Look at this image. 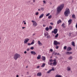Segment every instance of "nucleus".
Instances as JSON below:
<instances>
[{
  "instance_id": "nucleus-1",
  "label": "nucleus",
  "mask_w": 77,
  "mask_h": 77,
  "mask_svg": "<svg viewBox=\"0 0 77 77\" xmlns=\"http://www.w3.org/2000/svg\"><path fill=\"white\" fill-rule=\"evenodd\" d=\"M64 7V4H62L60 6L57 8V11L58 12H60L62 11V9Z\"/></svg>"
},
{
  "instance_id": "nucleus-2",
  "label": "nucleus",
  "mask_w": 77,
  "mask_h": 77,
  "mask_svg": "<svg viewBox=\"0 0 77 77\" xmlns=\"http://www.w3.org/2000/svg\"><path fill=\"white\" fill-rule=\"evenodd\" d=\"M70 13V11L69 9L68 8L66 10V11L64 12V15L66 17H68V14Z\"/></svg>"
},
{
  "instance_id": "nucleus-3",
  "label": "nucleus",
  "mask_w": 77,
  "mask_h": 77,
  "mask_svg": "<svg viewBox=\"0 0 77 77\" xmlns=\"http://www.w3.org/2000/svg\"><path fill=\"white\" fill-rule=\"evenodd\" d=\"M20 55L19 54H16L14 55L13 58L15 60H17V59L20 57Z\"/></svg>"
},
{
  "instance_id": "nucleus-4",
  "label": "nucleus",
  "mask_w": 77,
  "mask_h": 77,
  "mask_svg": "<svg viewBox=\"0 0 77 77\" xmlns=\"http://www.w3.org/2000/svg\"><path fill=\"white\" fill-rule=\"evenodd\" d=\"M54 45H60V43L57 41L55 40L54 42Z\"/></svg>"
},
{
  "instance_id": "nucleus-5",
  "label": "nucleus",
  "mask_w": 77,
  "mask_h": 77,
  "mask_svg": "<svg viewBox=\"0 0 77 77\" xmlns=\"http://www.w3.org/2000/svg\"><path fill=\"white\" fill-rule=\"evenodd\" d=\"M33 23V26L34 27H35L37 26V23L35 21H34V20L31 21Z\"/></svg>"
},
{
  "instance_id": "nucleus-6",
  "label": "nucleus",
  "mask_w": 77,
  "mask_h": 77,
  "mask_svg": "<svg viewBox=\"0 0 77 77\" xmlns=\"http://www.w3.org/2000/svg\"><path fill=\"white\" fill-rule=\"evenodd\" d=\"M52 33H53L54 34H56L57 33V29H54V31L52 32Z\"/></svg>"
},
{
  "instance_id": "nucleus-7",
  "label": "nucleus",
  "mask_w": 77,
  "mask_h": 77,
  "mask_svg": "<svg viewBox=\"0 0 77 77\" xmlns=\"http://www.w3.org/2000/svg\"><path fill=\"white\" fill-rule=\"evenodd\" d=\"M29 41V38H26L24 41V44H27Z\"/></svg>"
},
{
  "instance_id": "nucleus-8",
  "label": "nucleus",
  "mask_w": 77,
  "mask_h": 77,
  "mask_svg": "<svg viewBox=\"0 0 77 77\" xmlns=\"http://www.w3.org/2000/svg\"><path fill=\"white\" fill-rule=\"evenodd\" d=\"M72 54V52H71L67 51L66 52V54L68 55L69 54Z\"/></svg>"
},
{
  "instance_id": "nucleus-9",
  "label": "nucleus",
  "mask_w": 77,
  "mask_h": 77,
  "mask_svg": "<svg viewBox=\"0 0 77 77\" xmlns=\"http://www.w3.org/2000/svg\"><path fill=\"white\" fill-rule=\"evenodd\" d=\"M37 76H39V77H41L42 75V73L41 72H39L37 73Z\"/></svg>"
},
{
  "instance_id": "nucleus-10",
  "label": "nucleus",
  "mask_w": 77,
  "mask_h": 77,
  "mask_svg": "<svg viewBox=\"0 0 77 77\" xmlns=\"http://www.w3.org/2000/svg\"><path fill=\"white\" fill-rule=\"evenodd\" d=\"M72 49H71V47H69L67 48L66 51H71Z\"/></svg>"
},
{
  "instance_id": "nucleus-11",
  "label": "nucleus",
  "mask_w": 77,
  "mask_h": 77,
  "mask_svg": "<svg viewBox=\"0 0 77 77\" xmlns=\"http://www.w3.org/2000/svg\"><path fill=\"white\" fill-rule=\"evenodd\" d=\"M30 53L32 54H34V55H35V54H36V53L34 51H31L30 52Z\"/></svg>"
},
{
  "instance_id": "nucleus-12",
  "label": "nucleus",
  "mask_w": 77,
  "mask_h": 77,
  "mask_svg": "<svg viewBox=\"0 0 77 77\" xmlns=\"http://www.w3.org/2000/svg\"><path fill=\"white\" fill-rule=\"evenodd\" d=\"M62 23V21L60 20H59L57 22V24H59V23Z\"/></svg>"
},
{
  "instance_id": "nucleus-13",
  "label": "nucleus",
  "mask_w": 77,
  "mask_h": 77,
  "mask_svg": "<svg viewBox=\"0 0 77 77\" xmlns=\"http://www.w3.org/2000/svg\"><path fill=\"white\" fill-rule=\"evenodd\" d=\"M68 59L69 60H72V56H70V57L68 58Z\"/></svg>"
},
{
  "instance_id": "nucleus-14",
  "label": "nucleus",
  "mask_w": 77,
  "mask_h": 77,
  "mask_svg": "<svg viewBox=\"0 0 77 77\" xmlns=\"http://www.w3.org/2000/svg\"><path fill=\"white\" fill-rule=\"evenodd\" d=\"M38 43L40 45H42V43H41V42L39 41H38Z\"/></svg>"
},
{
  "instance_id": "nucleus-15",
  "label": "nucleus",
  "mask_w": 77,
  "mask_h": 77,
  "mask_svg": "<svg viewBox=\"0 0 77 77\" xmlns=\"http://www.w3.org/2000/svg\"><path fill=\"white\" fill-rule=\"evenodd\" d=\"M67 71H70V70H71V68H70V67H67Z\"/></svg>"
},
{
  "instance_id": "nucleus-16",
  "label": "nucleus",
  "mask_w": 77,
  "mask_h": 77,
  "mask_svg": "<svg viewBox=\"0 0 77 77\" xmlns=\"http://www.w3.org/2000/svg\"><path fill=\"white\" fill-rule=\"evenodd\" d=\"M41 55H39L37 57V59H41Z\"/></svg>"
},
{
  "instance_id": "nucleus-17",
  "label": "nucleus",
  "mask_w": 77,
  "mask_h": 77,
  "mask_svg": "<svg viewBox=\"0 0 77 77\" xmlns=\"http://www.w3.org/2000/svg\"><path fill=\"white\" fill-rule=\"evenodd\" d=\"M44 17V14H42L40 16L39 18H42V17Z\"/></svg>"
},
{
  "instance_id": "nucleus-18",
  "label": "nucleus",
  "mask_w": 77,
  "mask_h": 77,
  "mask_svg": "<svg viewBox=\"0 0 77 77\" xmlns=\"http://www.w3.org/2000/svg\"><path fill=\"white\" fill-rule=\"evenodd\" d=\"M34 43H35V40H33L32 42L31 43V45H33L34 44Z\"/></svg>"
},
{
  "instance_id": "nucleus-19",
  "label": "nucleus",
  "mask_w": 77,
  "mask_h": 77,
  "mask_svg": "<svg viewBox=\"0 0 77 77\" xmlns=\"http://www.w3.org/2000/svg\"><path fill=\"white\" fill-rule=\"evenodd\" d=\"M42 60H45V57L42 56Z\"/></svg>"
},
{
  "instance_id": "nucleus-20",
  "label": "nucleus",
  "mask_w": 77,
  "mask_h": 77,
  "mask_svg": "<svg viewBox=\"0 0 77 77\" xmlns=\"http://www.w3.org/2000/svg\"><path fill=\"white\" fill-rule=\"evenodd\" d=\"M44 35L45 36V37L46 36H48V32H46V33H45Z\"/></svg>"
},
{
  "instance_id": "nucleus-21",
  "label": "nucleus",
  "mask_w": 77,
  "mask_h": 77,
  "mask_svg": "<svg viewBox=\"0 0 77 77\" xmlns=\"http://www.w3.org/2000/svg\"><path fill=\"white\" fill-rule=\"evenodd\" d=\"M61 26L63 27V28H65V24L64 23L62 24Z\"/></svg>"
},
{
  "instance_id": "nucleus-22",
  "label": "nucleus",
  "mask_w": 77,
  "mask_h": 77,
  "mask_svg": "<svg viewBox=\"0 0 77 77\" xmlns=\"http://www.w3.org/2000/svg\"><path fill=\"white\" fill-rule=\"evenodd\" d=\"M45 29L46 31H48V30H49V29L48 28V27H47L45 28Z\"/></svg>"
},
{
  "instance_id": "nucleus-23",
  "label": "nucleus",
  "mask_w": 77,
  "mask_h": 77,
  "mask_svg": "<svg viewBox=\"0 0 77 77\" xmlns=\"http://www.w3.org/2000/svg\"><path fill=\"white\" fill-rule=\"evenodd\" d=\"M54 54L55 55H57V56H59L60 54H59V53H55Z\"/></svg>"
},
{
  "instance_id": "nucleus-24",
  "label": "nucleus",
  "mask_w": 77,
  "mask_h": 77,
  "mask_svg": "<svg viewBox=\"0 0 77 77\" xmlns=\"http://www.w3.org/2000/svg\"><path fill=\"white\" fill-rule=\"evenodd\" d=\"M72 45L73 46H74V47H75V45L74 44V42H72Z\"/></svg>"
},
{
  "instance_id": "nucleus-25",
  "label": "nucleus",
  "mask_w": 77,
  "mask_h": 77,
  "mask_svg": "<svg viewBox=\"0 0 77 77\" xmlns=\"http://www.w3.org/2000/svg\"><path fill=\"white\" fill-rule=\"evenodd\" d=\"M57 64V62H54L53 63V65H56Z\"/></svg>"
},
{
  "instance_id": "nucleus-26",
  "label": "nucleus",
  "mask_w": 77,
  "mask_h": 77,
  "mask_svg": "<svg viewBox=\"0 0 77 77\" xmlns=\"http://www.w3.org/2000/svg\"><path fill=\"white\" fill-rule=\"evenodd\" d=\"M68 23H72V20L71 19H70L68 20Z\"/></svg>"
},
{
  "instance_id": "nucleus-27",
  "label": "nucleus",
  "mask_w": 77,
  "mask_h": 77,
  "mask_svg": "<svg viewBox=\"0 0 77 77\" xmlns=\"http://www.w3.org/2000/svg\"><path fill=\"white\" fill-rule=\"evenodd\" d=\"M55 77H62V76H61V75H57Z\"/></svg>"
},
{
  "instance_id": "nucleus-28",
  "label": "nucleus",
  "mask_w": 77,
  "mask_h": 77,
  "mask_svg": "<svg viewBox=\"0 0 77 77\" xmlns=\"http://www.w3.org/2000/svg\"><path fill=\"white\" fill-rule=\"evenodd\" d=\"M45 65V63H43L42 64V65L41 66V67H44Z\"/></svg>"
},
{
  "instance_id": "nucleus-29",
  "label": "nucleus",
  "mask_w": 77,
  "mask_h": 77,
  "mask_svg": "<svg viewBox=\"0 0 77 77\" xmlns=\"http://www.w3.org/2000/svg\"><path fill=\"white\" fill-rule=\"evenodd\" d=\"M48 64L49 65H53V63L48 62Z\"/></svg>"
},
{
  "instance_id": "nucleus-30",
  "label": "nucleus",
  "mask_w": 77,
  "mask_h": 77,
  "mask_svg": "<svg viewBox=\"0 0 77 77\" xmlns=\"http://www.w3.org/2000/svg\"><path fill=\"white\" fill-rule=\"evenodd\" d=\"M72 17L73 18H75V15L74 14L72 15Z\"/></svg>"
},
{
  "instance_id": "nucleus-31",
  "label": "nucleus",
  "mask_w": 77,
  "mask_h": 77,
  "mask_svg": "<svg viewBox=\"0 0 77 77\" xmlns=\"http://www.w3.org/2000/svg\"><path fill=\"white\" fill-rule=\"evenodd\" d=\"M59 35V34L57 33L55 36V38H57Z\"/></svg>"
},
{
  "instance_id": "nucleus-32",
  "label": "nucleus",
  "mask_w": 77,
  "mask_h": 77,
  "mask_svg": "<svg viewBox=\"0 0 77 77\" xmlns=\"http://www.w3.org/2000/svg\"><path fill=\"white\" fill-rule=\"evenodd\" d=\"M51 72V70H50L47 72V73L48 74V73H50V72Z\"/></svg>"
},
{
  "instance_id": "nucleus-33",
  "label": "nucleus",
  "mask_w": 77,
  "mask_h": 77,
  "mask_svg": "<svg viewBox=\"0 0 77 77\" xmlns=\"http://www.w3.org/2000/svg\"><path fill=\"white\" fill-rule=\"evenodd\" d=\"M49 28L50 30H52V29H53V27H52V26H49Z\"/></svg>"
},
{
  "instance_id": "nucleus-34",
  "label": "nucleus",
  "mask_w": 77,
  "mask_h": 77,
  "mask_svg": "<svg viewBox=\"0 0 77 77\" xmlns=\"http://www.w3.org/2000/svg\"><path fill=\"white\" fill-rule=\"evenodd\" d=\"M52 17V16L51 15H50V16L48 17V19H50L51 17Z\"/></svg>"
},
{
  "instance_id": "nucleus-35",
  "label": "nucleus",
  "mask_w": 77,
  "mask_h": 77,
  "mask_svg": "<svg viewBox=\"0 0 77 77\" xmlns=\"http://www.w3.org/2000/svg\"><path fill=\"white\" fill-rule=\"evenodd\" d=\"M46 38H47V39H48V38H50V36L49 35H48L47 36Z\"/></svg>"
},
{
  "instance_id": "nucleus-36",
  "label": "nucleus",
  "mask_w": 77,
  "mask_h": 77,
  "mask_svg": "<svg viewBox=\"0 0 77 77\" xmlns=\"http://www.w3.org/2000/svg\"><path fill=\"white\" fill-rule=\"evenodd\" d=\"M50 13H49L48 14H46V17H48V16H49V15H50Z\"/></svg>"
},
{
  "instance_id": "nucleus-37",
  "label": "nucleus",
  "mask_w": 77,
  "mask_h": 77,
  "mask_svg": "<svg viewBox=\"0 0 77 77\" xmlns=\"http://www.w3.org/2000/svg\"><path fill=\"white\" fill-rule=\"evenodd\" d=\"M40 9H41V10L42 11H43L44 10V8H41Z\"/></svg>"
},
{
  "instance_id": "nucleus-38",
  "label": "nucleus",
  "mask_w": 77,
  "mask_h": 77,
  "mask_svg": "<svg viewBox=\"0 0 77 77\" xmlns=\"http://www.w3.org/2000/svg\"><path fill=\"white\" fill-rule=\"evenodd\" d=\"M56 49H58L59 48V46L56 45Z\"/></svg>"
},
{
  "instance_id": "nucleus-39",
  "label": "nucleus",
  "mask_w": 77,
  "mask_h": 77,
  "mask_svg": "<svg viewBox=\"0 0 77 77\" xmlns=\"http://www.w3.org/2000/svg\"><path fill=\"white\" fill-rule=\"evenodd\" d=\"M63 48L64 50H66V46H64V47Z\"/></svg>"
},
{
  "instance_id": "nucleus-40",
  "label": "nucleus",
  "mask_w": 77,
  "mask_h": 77,
  "mask_svg": "<svg viewBox=\"0 0 77 77\" xmlns=\"http://www.w3.org/2000/svg\"><path fill=\"white\" fill-rule=\"evenodd\" d=\"M38 14H39V13H38V12H37L35 13V15H38Z\"/></svg>"
},
{
  "instance_id": "nucleus-41",
  "label": "nucleus",
  "mask_w": 77,
  "mask_h": 77,
  "mask_svg": "<svg viewBox=\"0 0 77 77\" xmlns=\"http://www.w3.org/2000/svg\"><path fill=\"white\" fill-rule=\"evenodd\" d=\"M72 37H74V36H75V35H74L73 33H72Z\"/></svg>"
},
{
  "instance_id": "nucleus-42",
  "label": "nucleus",
  "mask_w": 77,
  "mask_h": 77,
  "mask_svg": "<svg viewBox=\"0 0 77 77\" xmlns=\"http://www.w3.org/2000/svg\"><path fill=\"white\" fill-rule=\"evenodd\" d=\"M30 49H31V50H33V49H34V47H31L30 48Z\"/></svg>"
},
{
  "instance_id": "nucleus-43",
  "label": "nucleus",
  "mask_w": 77,
  "mask_h": 77,
  "mask_svg": "<svg viewBox=\"0 0 77 77\" xmlns=\"http://www.w3.org/2000/svg\"><path fill=\"white\" fill-rule=\"evenodd\" d=\"M43 2H44L43 4H46V3H45V0L43 1Z\"/></svg>"
},
{
  "instance_id": "nucleus-44",
  "label": "nucleus",
  "mask_w": 77,
  "mask_h": 77,
  "mask_svg": "<svg viewBox=\"0 0 77 77\" xmlns=\"http://www.w3.org/2000/svg\"><path fill=\"white\" fill-rule=\"evenodd\" d=\"M53 60L51 59L49 61L50 62H53Z\"/></svg>"
},
{
  "instance_id": "nucleus-45",
  "label": "nucleus",
  "mask_w": 77,
  "mask_h": 77,
  "mask_svg": "<svg viewBox=\"0 0 77 77\" xmlns=\"http://www.w3.org/2000/svg\"><path fill=\"white\" fill-rule=\"evenodd\" d=\"M72 33H71V32L69 33V36H71V34H72Z\"/></svg>"
},
{
  "instance_id": "nucleus-46",
  "label": "nucleus",
  "mask_w": 77,
  "mask_h": 77,
  "mask_svg": "<svg viewBox=\"0 0 77 77\" xmlns=\"http://www.w3.org/2000/svg\"><path fill=\"white\" fill-rule=\"evenodd\" d=\"M53 61H54V62H56V60L55 59H54V60Z\"/></svg>"
},
{
  "instance_id": "nucleus-47",
  "label": "nucleus",
  "mask_w": 77,
  "mask_h": 77,
  "mask_svg": "<svg viewBox=\"0 0 77 77\" xmlns=\"http://www.w3.org/2000/svg\"><path fill=\"white\" fill-rule=\"evenodd\" d=\"M50 70H51V71H54V68H52V69H50Z\"/></svg>"
},
{
  "instance_id": "nucleus-48",
  "label": "nucleus",
  "mask_w": 77,
  "mask_h": 77,
  "mask_svg": "<svg viewBox=\"0 0 77 77\" xmlns=\"http://www.w3.org/2000/svg\"><path fill=\"white\" fill-rule=\"evenodd\" d=\"M39 67H40V66H38L37 67V69L39 68Z\"/></svg>"
},
{
  "instance_id": "nucleus-49",
  "label": "nucleus",
  "mask_w": 77,
  "mask_h": 77,
  "mask_svg": "<svg viewBox=\"0 0 77 77\" xmlns=\"http://www.w3.org/2000/svg\"><path fill=\"white\" fill-rule=\"evenodd\" d=\"M31 45V44L30 43H28V45Z\"/></svg>"
},
{
  "instance_id": "nucleus-50",
  "label": "nucleus",
  "mask_w": 77,
  "mask_h": 77,
  "mask_svg": "<svg viewBox=\"0 0 77 77\" xmlns=\"http://www.w3.org/2000/svg\"><path fill=\"white\" fill-rule=\"evenodd\" d=\"M50 51H51V52H52V51H53V49H51L50 50Z\"/></svg>"
},
{
  "instance_id": "nucleus-51",
  "label": "nucleus",
  "mask_w": 77,
  "mask_h": 77,
  "mask_svg": "<svg viewBox=\"0 0 77 77\" xmlns=\"http://www.w3.org/2000/svg\"><path fill=\"white\" fill-rule=\"evenodd\" d=\"M50 24H51V25H53V23H50Z\"/></svg>"
},
{
  "instance_id": "nucleus-52",
  "label": "nucleus",
  "mask_w": 77,
  "mask_h": 77,
  "mask_svg": "<svg viewBox=\"0 0 77 77\" xmlns=\"http://www.w3.org/2000/svg\"><path fill=\"white\" fill-rule=\"evenodd\" d=\"M24 53L25 54H26V53H27V52L26 51H25L24 52Z\"/></svg>"
},
{
  "instance_id": "nucleus-53",
  "label": "nucleus",
  "mask_w": 77,
  "mask_h": 77,
  "mask_svg": "<svg viewBox=\"0 0 77 77\" xmlns=\"http://www.w3.org/2000/svg\"><path fill=\"white\" fill-rule=\"evenodd\" d=\"M29 48H28L27 49V51H29Z\"/></svg>"
},
{
  "instance_id": "nucleus-54",
  "label": "nucleus",
  "mask_w": 77,
  "mask_h": 77,
  "mask_svg": "<svg viewBox=\"0 0 77 77\" xmlns=\"http://www.w3.org/2000/svg\"><path fill=\"white\" fill-rule=\"evenodd\" d=\"M33 3H35V0H33Z\"/></svg>"
},
{
  "instance_id": "nucleus-55",
  "label": "nucleus",
  "mask_w": 77,
  "mask_h": 77,
  "mask_svg": "<svg viewBox=\"0 0 77 77\" xmlns=\"http://www.w3.org/2000/svg\"><path fill=\"white\" fill-rule=\"evenodd\" d=\"M76 26V28H77V23H76V26Z\"/></svg>"
},
{
  "instance_id": "nucleus-56",
  "label": "nucleus",
  "mask_w": 77,
  "mask_h": 77,
  "mask_svg": "<svg viewBox=\"0 0 77 77\" xmlns=\"http://www.w3.org/2000/svg\"><path fill=\"white\" fill-rule=\"evenodd\" d=\"M38 11H41V10H40V9H38Z\"/></svg>"
},
{
  "instance_id": "nucleus-57",
  "label": "nucleus",
  "mask_w": 77,
  "mask_h": 77,
  "mask_svg": "<svg viewBox=\"0 0 77 77\" xmlns=\"http://www.w3.org/2000/svg\"><path fill=\"white\" fill-rule=\"evenodd\" d=\"M25 28H26V27H22V29H25Z\"/></svg>"
},
{
  "instance_id": "nucleus-58",
  "label": "nucleus",
  "mask_w": 77,
  "mask_h": 77,
  "mask_svg": "<svg viewBox=\"0 0 77 77\" xmlns=\"http://www.w3.org/2000/svg\"><path fill=\"white\" fill-rule=\"evenodd\" d=\"M43 27H45V25H43Z\"/></svg>"
},
{
  "instance_id": "nucleus-59",
  "label": "nucleus",
  "mask_w": 77,
  "mask_h": 77,
  "mask_svg": "<svg viewBox=\"0 0 77 77\" xmlns=\"http://www.w3.org/2000/svg\"><path fill=\"white\" fill-rule=\"evenodd\" d=\"M24 24H26V22H25L24 23Z\"/></svg>"
},
{
  "instance_id": "nucleus-60",
  "label": "nucleus",
  "mask_w": 77,
  "mask_h": 77,
  "mask_svg": "<svg viewBox=\"0 0 77 77\" xmlns=\"http://www.w3.org/2000/svg\"><path fill=\"white\" fill-rule=\"evenodd\" d=\"M35 34H34L32 36H35Z\"/></svg>"
},
{
  "instance_id": "nucleus-61",
  "label": "nucleus",
  "mask_w": 77,
  "mask_h": 77,
  "mask_svg": "<svg viewBox=\"0 0 77 77\" xmlns=\"http://www.w3.org/2000/svg\"><path fill=\"white\" fill-rule=\"evenodd\" d=\"M52 57H52V56H51L50 57L51 59V58H52Z\"/></svg>"
},
{
  "instance_id": "nucleus-62",
  "label": "nucleus",
  "mask_w": 77,
  "mask_h": 77,
  "mask_svg": "<svg viewBox=\"0 0 77 77\" xmlns=\"http://www.w3.org/2000/svg\"><path fill=\"white\" fill-rule=\"evenodd\" d=\"M16 77H18V75H17L16 76Z\"/></svg>"
},
{
  "instance_id": "nucleus-63",
  "label": "nucleus",
  "mask_w": 77,
  "mask_h": 77,
  "mask_svg": "<svg viewBox=\"0 0 77 77\" xmlns=\"http://www.w3.org/2000/svg\"><path fill=\"white\" fill-rule=\"evenodd\" d=\"M28 68V66H26V68Z\"/></svg>"
},
{
  "instance_id": "nucleus-64",
  "label": "nucleus",
  "mask_w": 77,
  "mask_h": 77,
  "mask_svg": "<svg viewBox=\"0 0 77 77\" xmlns=\"http://www.w3.org/2000/svg\"><path fill=\"white\" fill-rule=\"evenodd\" d=\"M27 77H31V76H28Z\"/></svg>"
}]
</instances>
